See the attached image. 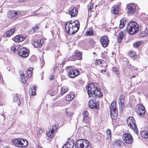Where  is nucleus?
I'll use <instances>...</instances> for the list:
<instances>
[{"mask_svg":"<svg viewBox=\"0 0 148 148\" xmlns=\"http://www.w3.org/2000/svg\"><path fill=\"white\" fill-rule=\"evenodd\" d=\"M13 99V102L18 104V106H19L21 103V101L18 97L17 96H15L14 97Z\"/></svg>","mask_w":148,"mask_h":148,"instance_id":"26","label":"nucleus"},{"mask_svg":"<svg viewBox=\"0 0 148 148\" xmlns=\"http://www.w3.org/2000/svg\"><path fill=\"white\" fill-rule=\"evenodd\" d=\"M36 89H31L29 92V94L30 95L33 96L36 94Z\"/></svg>","mask_w":148,"mask_h":148,"instance_id":"38","label":"nucleus"},{"mask_svg":"<svg viewBox=\"0 0 148 148\" xmlns=\"http://www.w3.org/2000/svg\"><path fill=\"white\" fill-rule=\"evenodd\" d=\"M107 70L106 69L105 70H101V73H103V72L104 71V72H106Z\"/></svg>","mask_w":148,"mask_h":148,"instance_id":"57","label":"nucleus"},{"mask_svg":"<svg viewBox=\"0 0 148 148\" xmlns=\"http://www.w3.org/2000/svg\"><path fill=\"white\" fill-rule=\"evenodd\" d=\"M20 15L19 13L14 10L10 11L8 12V16L11 19H14L17 18Z\"/></svg>","mask_w":148,"mask_h":148,"instance_id":"13","label":"nucleus"},{"mask_svg":"<svg viewBox=\"0 0 148 148\" xmlns=\"http://www.w3.org/2000/svg\"><path fill=\"white\" fill-rule=\"evenodd\" d=\"M59 68V66H56L54 68V71L55 72L56 70L58 69Z\"/></svg>","mask_w":148,"mask_h":148,"instance_id":"53","label":"nucleus"},{"mask_svg":"<svg viewBox=\"0 0 148 148\" xmlns=\"http://www.w3.org/2000/svg\"><path fill=\"white\" fill-rule=\"evenodd\" d=\"M112 70L113 72H114L116 75H119V72L117 68L115 67L112 68Z\"/></svg>","mask_w":148,"mask_h":148,"instance_id":"42","label":"nucleus"},{"mask_svg":"<svg viewBox=\"0 0 148 148\" xmlns=\"http://www.w3.org/2000/svg\"><path fill=\"white\" fill-rule=\"evenodd\" d=\"M128 14L130 15H132L135 12L136 7L133 3L130 4L127 6Z\"/></svg>","mask_w":148,"mask_h":148,"instance_id":"15","label":"nucleus"},{"mask_svg":"<svg viewBox=\"0 0 148 148\" xmlns=\"http://www.w3.org/2000/svg\"><path fill=\"white\" fill-rule=\"evenodd\" d=\"M132 77H135V76H134V75H133L132 76Z\"/></svg>","mask_w":148,"mask_h":148,"instance_id":"63","label":"nucleus"},{"mask_svg":"<svg viewBox=\"0 0 148 148\" xmlns=\"http://www.w3.org/2000/svg\"><path fill=\"white\" fill-rule=\"evenodd\" d=\"M127 122L128 126L133 130L135 133L138 134V130L134 118L132 116L129 117L127 120Z\"/></svg>","mask_w":148,"mask_h":148,"instance_id":"6","label":"nucleus"},{"mask_svg":"<svg viewBox=\"0 0 148 148\" xmlns=\"http://www.w3.org/2000/svg\"><path fill=\"white\" fill-rule=\"evenodd\" d=\"M139 29V25L136 22L134 21L130 22L126 27V30L131 35L136 34L138 31Z\"/></svg>","mask_w":148,"mask_h":148,"instance_id":"2","label":"nucleus"},{"mask_svg":"<svg viewBox=\"0 0 148 148\" xmlns=\"http://www.w3.org/2000/svg\"><path fill=\"white\" fill-rule=\"evenodd\" d=\"M36 58L35 56L34 55L32 56L30 58V59L31 61H34L36 60Z\"/></svg>","mask_w":148,"mask_h":148,"instance_id":"49","label":"nucleus"},{"mask_svg":"<svg viewBox=\"0 0 148 148\" xmlns=\"http://www.w3.org/2000/svg\"><path fill=\"white\" fill-rule=\"evenodd\" d=\"M86 33V35L89 36H94L95 35V33L94 32L93 30H89Z\"/></svg>","mask_w":148,"mask_h":148,"instance_id":"33","label":"nucleus"},{"mask_svg":"<svg viewBox=\"0 0 148 148\" xmlns=\"http://www.w3.org/2000/svg\"><path fill=\"white\" fill-rule=\"evenodd\" d=\"M15 29L13 28L8 30L4 34V37L5 38L10 37L15 32Z\"/></svg>","mask_w":148,"mask_h":148,"instance_id":"18","label":"nucleus"},{"mask_svg":"<svg viewBox=\"0 0 148 148\" xmlns=\"http://www.w3.org/2000/svg\"><path fill=\"white\" fill-rule=\"evenodd\" d=\"M36 89H31L29 92V94L30 95L33 96L36 94Z\"/></svg>","mask_w":148,"mask_h":148,"instance_id":"37","label":"nucleus"},{"mask_svg":"<svg viewBox=\"0 0 148 148\" xmlns=\"http://www.w3.org/2000/svg\"><path fill=\"white\" fill-rule=\"evenodd\" d=\"M93 8V5H90L89 7V10H91Z\"/></svg>","mask_w":148,"mask_h":148,"instance_id":"56","label":"nucleus"},{"mask_svg":"<svg viewBox=\"0 0 148 148\" xmlns=\"http://www.w3.org/2000/svg\"><path fill=\"white\" fill-rule=\"evenodd\" d=\"M38 131L40 133H42V130L40 129V128H38Z\"/></svg>","mask_w":148,"mask_h":148,"instance_id":"61","label":"nucleus"},{"mask_svg":"<svg viewBox=\"0 0 148 148\" xmlns=\"http://www.w3.org/2000/svg\"><path fill=\"white\" fill-rule=\"evenodd\" d=\"M100 41L102 46L104 47H106L109 43V40L106 35L101 37L100 38Z\"/></svg>","mask_w":148,"mask_h":148,"instance_id":"12","label":"nucleus"},{"mask_svg":"<svg viewBox=\"0 0 148 148\" xmlns=\"http://www.w3.org/2000/svg\"><path fill=\"white\" fill-rule=\"evenodd\" d=\"M50 136H49V137H50L51 138H52L53 136V135H50Z\"/></svg>","mask_w":148,"mask_h":148,"instance_id":"62","label":"nucleus"},{"mask_svg":"<svg viewBox=\"0 0 148 148\" xmlns=\"http://www.w3.org/2000/svg\"><path fill=\"white\" fill-rule=\"evenodd\" d=\"M125 100L123 95H121L118 100V102L119 104V112H122L125 107Z\"/></svg>","mask_w":148,"mask_h":148,"instance_id":"11","label":"nucleus"},{"mask_svg":"<svg viewBox=\"0 0 148 148\" xmlns=\"http://www.w3.org/2000/svg\"><path fill=\"white\" fill-rule=\"evenodd\" d=\"M25 38L21 35H17L12 38V40L16 42H19L23 41Z\"/></svg>","mask_w":148,"mask_h":148,"instance_id":"19","label":"nucleus"},{"mask_svg":"<svg viewBox=\"0 0 148 148\" xmlns=\"http://www.w3.org/2000/svg\"><path fill=\"white\" fill-rule=\"evenodd\" d=\"M116 101H113L110 107V116L112 119L115 120L117 118L118 112L116 108Z\"/></svg>","mask_w":148,"mask_h":148,"instance_id":"4","label":"nucleus"},{"mask_svg":"<svg viewBox=\"0 0 148 148\" xmlns=\"http://www.w3.org/2000/svg\"><path fill=\"white\" fill-rule=\"evenodd\" d=\"M43 43V40H35L32 42V43L34 47L36 48H39L41 47Z\"/></svg>","mask_w":148,"mask_h":148,"instance_id":"17","label":"nucleus"},{"mask_svg":"<svg viewBox=\"0 0 148 148\" xmlns=\"http://www.w3.org/2000/svg\"><path fill=\"white\" fill-rule=\"evenodd\" d=\"M118 7L119 6L117 5H114L113 6L112 9V12L113 14L116 15L118 13L119 11Z\"/></svg>","mask_w":148,"mask_h":148,"instance_id":"23","label":"nucleus"},{"mask_svg":"<svg viewBox=\"0 0 148 148\" xmlns=\"http://www.w3.org/2000/svg\"><path fill=\"white\" fill-rule=\"evenodd\" d=\"M69 11V14L71 16H75L77 14L78 11L74 7L73 8H70Z\"/></svg>","mask_w":148,"mask_h":148,"instance_id":"22","label":"nucleus"},{"mask_svg":"<svg viewBox=\"0 0 148 148\" xmlns=\"http://www.w3.org/2000/svg\"><path fill=\"white\" fill-rule=\"evenodd\" d=\"M69 143V142L67 141V142L64 145V146H66L67 145H68V144Z\"/></svg>","mask_w":148,"mask_h":148,"instance_id":"59","label":"nucleus"},{"mask_svg":"<svg viewBox=\"0 0 148 148\" xmlns=\"http://www.w3.org/2000/svg\"><path fill=\"white\" fill-rule=\"evenodd\" d=\"M136 111L137 113L140 116H144L145 113V108L142 104H139L136 107Z\"/></svg>","mask_w":148,"mask_h":148,"instance_id":"8","label":"nucleus"},{"mask_svg":"<svg viewBox=\"0 0 148 148\" xmlns=\"http://www.w3.org/2000/svg\"><path fill=\"white\" fill-rule=\"evenodd\" d=\"M11 50L12 51H15L16 50V48L14 46H13L11 48Z\"/></svg>","mask_w":148,"mask_h":148,"instance_id":"51","label":"nucleus"},{"mask_svg":"<svg viewBox=\"0 0 148 148\" xmlns=\"http://www.w3.org/2000/svg\"><path fill=\"white\" fill-rule=\"evenodd\" d=\"M89 43L90 44V45H91L92 46H93L94 44V40L93 39H90L88 41Z\"/></svg>","mask_w":148,"mask_h":148,"instance_id":"46","label":"nucleus"},{"mask_svg":"<svg viewBox=\"0 0 148 148\" xmlns=\"http://www.w3.org/2000/svg\"><path fill=\"white\" fill-rule=\"evenodd\" d=\"M73 95L72 97L70 95H66L65 97V99L66 101H69L72 100L73 98Z\"/></svg>","mask_w":148,"mask_h":148,"instance_id":"34","label":"nucleus"},{"mask_svg":"<svg viewBox=\"0 0 148 148\" xmlns=\"http://www.w3.org/2000/svg\"><path fill=\"white\" fill-rule=\"evenodd\" d=\"M72 140H73V139H71L70 140V138H68V141H69V146H71L72 145V143H71V142Z\"/></svg>","mask_w":148,"mask_h":148,"instance_id":"50","label":"nucleus"},{"mask_svg":"<svg viewBox=\"0 0 148 148\" xmlns=\"http://www.w3.org/2000/svg\"><path fill=\"white\" fill-rule=\"evenodd\" d=\"M18 53L19 56L22 58H26L29 55V51L27 48L23 47L18 50Z\"/></svg>","mask_w":148,"mask_h":148,"instance_id":"9","label":"nucleus"},{"mask_svg":"<svg viewBox=\"0 0 148 148\" xmlns=\"http://www.w3.org/2000/svg\"><path fill=\"white\" fill-rule=\"evenodd\" d=\"M75 148H92L89 142L84 139H79L75 142Z\"/></svg>","mask_w":148,"mask_h":148,"instance_id":"3","label":"nucleus"},{"mask_svg":"<svg viewBox=\"0 0 148 148\" xmlns=\"http://www.w3.org/2000/svg\"><path fill=\"white\" fill-rule=\"evenodd\" d=\"M65 112L67 115L69 116H72L73 114V113L71 112H68L67 110H66Z\"/></svg>","mask_w":148,"mask_h":148,"instance_id":"45","label":"nucleus"},{"mask_svg":"<svg viewBox=\"0 0 148 148\" xmlns=\"http://www.w3.org/2000/svg\"><path fill=\"white\" fill-rule=\"evenodd\" d=\"M147 33L145 31L141 32L139 34V36L140 37H143L147 35Z\"/></svg>","mask_w":148,"mask_h":148,"instance_id":"40","label":"nucleus"},{"mask_svg":"<svg viewBox=\"0 0 148 148\" xmlns=\"http://www.w3.org/2000/svg\"><path fill=\"white\" fill-rule=\"evenodd\" d=\"M124 36L123 34H120L119 35L118 37V41L119 43H120L122 40Z\"/></svg>","mask_w":148,"mask_h":148,"instance_id":"36","label":"nucleus"},{"mask_svg":"<svg viewBox=\"0 0 148 148\" xmlns=\"http://www.w3.org/2000/svg\"><path fill=\"white\" fill-rule=\"evenodd\" d=\"M103 96V93L100 91V89L97 88L95 92V94H93V97L100 98Z\"/></svg>","mask_w":148,"mask_h":148,"instance_id":"21","label":"nucleus"},{"mask_svg":"<svg viewBox=\"0 0 148 148\" xmlns=\"http://www.w3.org/2000/svg\"><path fill=\"white\" fill-rule=\"evenodd\" d=\"M74 56H76V58L78 60H81L82 59V52L77 50L74 53Z\"/></svg>","mask_w":148,"mask_h":148,"instance_id":"25","label":"nucleus"},{"mask_svg":"<svg viewBox=\"0 0 148 148\" xmlns=\"http://www.w3.org/2000/svg\"><path fill=\"white\" fill-rule=\"evenodd\" d=\"M105 61L104 60L101 59L96 60V64H101L104 63Z\"/></svg>","mask_w":148,"mask_h":148,"instance_id":"41","label":"nucleus"},{"mask_svg":"<svg viewBox=\"0 0 148 148\" xmlns=\"http://www.w3.org/2000/svg\"><path fill=\"white\" fill-rule=\"evenodd\" d=\"M68 90V88L66 86L62 87L61 89V93L62 95H63Z\"/></svg>","mask_w":148,"mask_h":148,"instance_id":"28","label":"nucleus"},{"mask_svg":"<svg viewBox=\"0 0 148 148\" xmlns=\"http://www.w3.org/2000/svg\"><path fill=\"white\" fill-rule=\"evenodd\" d=\"M11 142L14 143L16 146L19 147H25L28 145L27 141L23 138L14 139L12 140Z\"/></svg>","mask_w":148,"mask_h":148,"instance_id":"5","label":"nucleus"},{"mask_svg":"<svg viewBox=\"0 0 148 148\" xmlns=\"http://www.w3.org/2000/svg\"><path fill=\"white\" fill-rule=\"evenodd\" d=\"M71 143L72 144V145L70 146H67V147H66L64 146H63L62 147V148H73L75 145V142L73 140H71Z\"/></svg>","mask_w":148,"mask_h":148,"instance_id":"39","label":"nucleus"},{"mask_svg":"<svg viewBox=\"0 0 148 148\" xmlns=\"http://www.w3.org/2000/svg\"><path fill=\"white\" fill-rule=\"evenodd\" d=\"M69 143V142L67 141V142L64 145V146H66L67 145H68V144Z\"/></svg>","mask_w":148,"mask_h":148,"instance_id":"60","label":"nucleus"},{"mask_svg":"<svg viewBox=\"0 0 148 148\" xmlns=\"http://www.w3.org/2000/svg\"><path fill=\"white\" fill-rule=\"evenodd\" d=\"M106 55L104 53H101V56L102 57V58L105 59L106 58Z\"/></svg>","mask_w":148,"mask_h":148,"instance_id":"52","label":"nucleus"},{"mask_svg":"<svg viewBox=\"0 0 148 148\" xmlns=\"http://www.w3.org/2000/svg\"><path fill=\"white\" fill-rule=\"evenodd\" d=\"M89 107L92 109H98L99 107V106L97 105V103L92 100H90L88 102Z\"/></svg>","mask_w":148,"mask_h":148,"instance_id":"20","label":"nucleus"},{"mask_svg":"<svg viewBox=\"0 0 148 148\" xmlns=\"http://www.w3.org/2000/svg\"><path fill=\"white\" fill-rule=\"evenodd\" d=\"M126 22V21L124 19L121 20L119 25V27L121 29H122L125 27Z\"/></svg>","mask_w":148,"mask_h":148,"instance_id":"27","label":"nucleus"},{"mask_svg":"<svg viewBox=\"0 0 148 148\" xmlns=\"http://www.w3.org/2000/svg\"><path fill=\"white\" fill-rule=\"evenodd\" d=\"M79 28V23L78 20H72L67 22L65 23V29L69 35L75 34Z\"/></svg>","mask_w":148,"mask_h":148,"instance_id":"1","label":"nucleus"},{"mask_svg":"<svg viewBox=\"0 0 148 148\" xmlns=\"http://www.w3.org/2000/svg\"><path fill=\"white\" fill-rule=\"evenodd\" d=\"M88 112L87 111H85L83 112V123L85 124L88 125L90 123V118H89Z\"/></svg>","mask_w":148,"mask_h":148,"instance_id":"14","label":"nucleus"},{"mask_svg":"<svg viewBox=\"0 0 148 148\" xmlns=\"http://www.w3.org/2000/svg\"><path fill=\"white\" fill-rule=\"evenodd\" d=\"M54 78V76L53 75H51L49 77V80H52Z\"/></svg>","mask_w":148,"mask_h":148,"instance_id":"54","label":"nucleus"},{"mask_svg":"<svg viewBox=\"0 0 148 148\" xmlns=\"http://www.w3.org/2000/svg\"><path fill=\"white\" fill-rule=\"evenodd\" d=\"M39 24H36L34 27H33L30 30L29 33L31 34H32L34 32H36L38 31V29L39 27L38 26Z\"/></svg>","mask_w":148,"mask_h":148,"instance_id":"24","label":"nucleus"},{"mask_svg":"<svg viewBox=\"0 0 148 148\" xmlns=\"http://www.w3.org/2000/svg\"><path fill=\"white\" fill-rule=\"evenodd\" d=\"M135 52H132V55L130 56L131 58L133 59L134 60H135L136 59V56L135 55Z\"/></svg>","mask_w":148,"mask_h":148,"instance_id":"44","label":"nucleus"},{"mask_svg":"<svg viewBox=\"0 0 148 148\" xmlns=\"http://www.w3.org/2000/svg\"><path fill=\"white\" fill-rule=\"evenodd\" d=\"M36 87L35 86H34L31 88V89H36Z\"/></svg>","mask_w":148,"mask_h":148,"instance_id":"58","label":"nucleus"},{"mask_svg":"<svg viewBox=\"0 0 148 148\" xmlns=\"http://www.w3.org/2000/svg\"><path fill=\"white\" fill-rule=\"evenodd\" d=\"M4 114H3L2 115V116H4Z\"/></svg>","mask_w":148,"mask_h":148,"instance_id":"64","label":"nucleus"},{"mask_svg":"<svg viewBox=\"0 0 148 148\" xmlns=\"http://www.w3.org/2000/svg\"><path fill=\"white\" fill-rule=\"evenodd\" d=\"M142 43V42L141 41H137L133 44V46L134 47L138 48L139 46Z\"/></svg>","mask_w":148,"mask_h":148,"instance_id":"32","label":"nucleus"},{"mask_svg":"<svg viewBox=\"0 0 148 148\" xmlns=\"http://www.w3.org/2000/svg\"><path fill=\"white\" fill-rule=\"evenodd\" d=\"M79 74V71L78 69H73L72 70L68 72V76L71 78L75 77Z\"/></svg>","mask_w":148,"mask_h":148,"instance_id":"16","label":"nucleus"},{"mask_svg":"<svg viewBox=\"0 0 148 148\" xmlns=\"http://www.w3.org/2000/svg\"><path fill=\"white\" fill-rule=\"evenodd\" d=\"M32 69H33L31 68H29L28 69L26 73V75L28 77H31L32 75Z\"/></svg>","mask_w":148,"mask_h":148,"instance_id":"31","label":"nucleus"},{"mask_svg":"<svg viewBox=\"0 0 148 148\" xmlns=\"http://www.w3.org/2000/svg\"><path fill=\"white\" fill-rule=\"evenodd\" d=\"M123 138L124 141L127 144H131L133 142V138L130 134H124L123 136Z\"/></svg>","mask_w":148,"mask_h":148,"instance_id":"10","label":"nucleus"},{"mask_svg":"<svg viewBox=\"0 0 148 148\" xmlns=\"http://www.w3.org/2000/svg\"><path fill=\"white\" fill-rule=\"evenodd\" d=\"M56 92L55 91L53 93L52 92L50 93V95L51 96H54L55 95H56Z\"/></svg>","mask_w":148,"mask_h":148,"instance_id":"55","label":"nucleus"},{"mask_svg":"<svg viewBox=\"0 0 148 148\" xmlns=\"http://www.w3.org/2000/svg\"><path fill=\"white\" fill-rule=\"evenodd\" d=\"M57 128L56 125H54L53 126L52 128L51 129V133L53 134L54 132L56 130H57Z\"/></svg>","mask_w":148,"mask_h":148,"instance_id":"43","label":"nucleus"},{"mask_svg":"<svg viewBox=\"0 0 148 148\" xmlns=\"http://www.w3.org/2000/svg\"><path fill=\"white\" fill-rule=\"evenodd\" d=\"M141 134L142 137L144 138H148V132L143 131L141 132Z\"/></svg>","mask_w":148,"mask_h":148,"instance_id":"29","label":"nucleus"},{"mask_svg":"<svg viewBox=\"0 0 148 148\" xmlns=\"http://www.w3.org/2000/svg\"><path fill=\"white\" fill-rule=\"evenodd\" d=\"M21 79L22 82L24 83H25L26 82V80L27 79V77L25 76V74L24 73L21 75Z\"/></svg>","mask_w":148,"mask_h":148,"instance_id":"30","label":"nucleus"},{"mask_svg":"<svg viewBox=\"0 0 148 148\" xmlns=\"http://www.w3.org/2000/svg\"><path fill=\"white\" fill-rule=\"evenodd\" d=\"M111 132L110 130L108 129L107 132V136H111Z\"/></svg>","mask_w":148,"mask_h":148,"instance_id":"48","label":"nucleus"},{"mask_svg":"<svg viewBox=\"0 0 148 148\" xmlns=\"http://www.w3.org/2000/svg\"><path fill=\"white\" fill-rule=\"evenodd\" d=\"M106 139L107 140V141L108 143H110L111 142V136H107L106 138Z\"/></svg>","mask_w":148,"mask_h":148,"instance_id":"47","label":"nucleus"},{"mask_svg":"<svg viewBox=\"0 0 148 148\" xmlns=\"http://www.w3.org/2000/svg\"><path fill=\"white\" fill-rule=\"evenodd\" d=\"M95 84L97 85L94 83H90L88 85L87 87L86 88L89 97H93V94H95V90L97 88V86H96Z\"/></svg>","mask_w":148,"mask_h":148,"instance_id":"7","label":"nucleus"},{"mask_svg":"<svg viewBox=\"0 0 148 148\" xmlns=\"http://www.w3.org/2000/svg\"><path fill=\"white\" fill-rule=\"evenodd\" d=\"M124 143L121 140H117L115 143V145H117L120 147L121 145H123Z\"/></svg>","mask_w":148,"mask_h":148,"instance_id":"35","label":"nucleus"}]
</instances>
